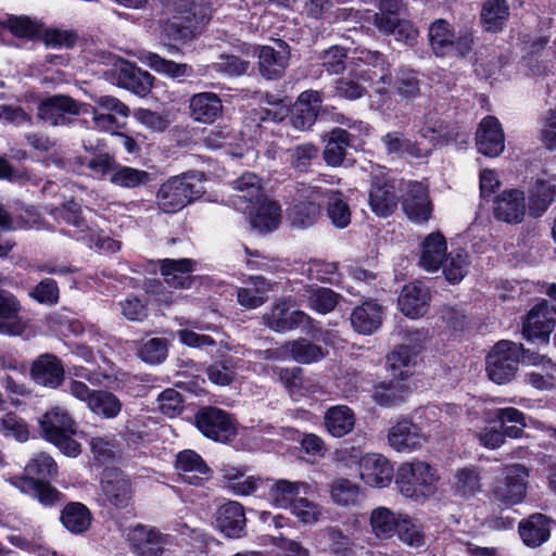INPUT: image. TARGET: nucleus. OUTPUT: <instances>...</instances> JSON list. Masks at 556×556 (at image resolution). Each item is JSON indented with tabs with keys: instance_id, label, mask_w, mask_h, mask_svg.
<instances>
[{
	"instance_id": "nucleus-1",
	"label": "nucleus",
	"mask_w": 556,
	"mask_h": 556,
	"mask_svg": "<svg viewBox=\"0 0 556 556\" xmlns=\"http://www.w3.org/2000/svg\"><path fill=\"white\" fill-rule=\"evenodd\" d=\"M352 61L356 68L353 70L350 77L337 80L334 87L336 96L346 100L362 98L366 92V88L358 80L368 83L374 79V76H379V79L384 85L389 83L387 63L379 52L356 49L353 52Z\"/></svg>"
},
{
	"instance_id": "nucleus-2",
	"label": "nucleus",
	"mask_w": 556,
	"mask_h": 556,
	"mask_svg": "<svg viewBox=\"0 0 556 556\" xmlns=\"http://www.w3.org/2000/svg\"><path fill=\"white\" fill-rule=\"evenodd\" d=\"M440 475L430 463L413 458L395 471V486L406 498L419 502L433 497L439 489Z\"/></svg>"
},
{
	"instance_id": "nucleus-3",
	"label": "nucleus",
	"mask_w": 556,
	"mask_h": 556,
	"mask_svg": "<svg viewBox=\"0 0 556 556\" xmlns=\"http://www.w3.org/2000/svg\"><path fill=\"white\" fill-rule=\"evenodd\" d=\"M160 2L170 15L161 26L163 36L187 43L200 34L206 20L203 15L198 16L197 7L192 0H160Z\"/></svg>"
},
{
	"instance_id": "nucleus-4",
	"label": "nucleus",
	"mask_w": 556,
	"mask_h": 556,
	"mask_svg": "<svg viewBox=\"0 0 556 556\" xmlns=\"http://www.w3.org/2000/svg\"><path fill=\"white\" fill-rule=\"evenodd\" d=\"M336 455L337 460L346 467L357 465L359 479L370 488L384 489L395 480L393 465L382 454H363L357 447H345L337 451Z\"/></svg>"
},
{
	"instance_id": "nucleus-5",
	"label": "nucleus",
	"mask_w": 556,
	"mask_h": 556,
	"mask_svg": "<svg viewBox=\"0 0 556 556\" xmlns=\"http://www.w3.org/2000/svg\"><path fill=\"white\" fill-rule=\"evenodd\" d=\"M39 428L41 437L64 455L77 457L81 453V445L74 439L78 434V425L64 407H50L40 417Z\"/></svg>"
},
{
	"instance_id": "nucleus-6",
	"label": "nucleus",
	"mask_w": 556,
	"mask_h": 556,
	"mask_svg": "<svg viewBox=\"0 0 556 556\" xmlns=\"http://www.w3.org/2000/svg\"><path fill=\"white\" fill-rule=\"evenodd\" d=\"M201 177L175 176L166 180L157 191V205L164 213H176L204 193Z\"/></svg>"
},
{
	"instance_id": "nucleus-7",
	"label": "nucleus",
	"mask_w": 556,
	"mask_h": 556,
	"mask_svg": "<svg viewBox=\"0 0 556 556\" xmlns=\"http://www.w3.org/2000/svg\"><path fill=\"white\" fill-rule=\"evenodd\" d=\"M379 12L371 13L365 11L362 18L365 22H371L379 31L386 35H393L397 41L407 46H414L417 42L418 29L407 20L397 16L400 10L399 0H378Z\"/></svg>"
},
{
	"instance_id": "nucleus-8",
	"label": "nucleus",
	"mask_w": 556,
	"mask_h": 556,
	"mask_svg": "<svg viewBox=\"0 0 556 556\" xmlns=\"http://www.w3.org/2000/svg\"><path fill=\"white\" fill-rule=\"evenodd\" d=\"M525 352L521 344L505 340L497 342L486 356L485 370L490 380L497 384L510 382Z\"/></svg>"
},
{
	"instance_id": "nucleus-9",
	"label": "nucleus",
	"mask_w": 556,
	"mask_h": 556,
	"mask_svg": "<svg viewBox=\"0 0 556 556\" xmlns=\"http://www.w3.org/2000/svg\"><path fill=\"white\" fill-rule=\"evenodd\" d=\"M528 478L529 471L523 465L504 467L494 482L493 498L506 507L520 504L527 494Z\"/></svg>"
},
{
	"instance_id": "nucleus-10",
	"label": "nucleus",
	"mask_w": 556,
	"mask_h": 556,
	"mask_svg": "<svg viewBox=\"0 0 556 556\" xmlns=\"http://www.w3.org/2000/svg\"><path fill=\"white\" fill-rule=\"evenodd\" d=\"M96 105L81 104L80 114H91L94 127L99 130L116 134L124 127L129 116V108L112 96H100L93 99Z\"/></svg>"
},
{
	"instance_id": "nucleus-11",
	"label": "nucleus",
	"mask_w": 556,
	"mask_h": 556,
	"mask_svg": "<svg viewBox=\"0 0 556 556\" xmlns=\"http://www.w3.org/2000/svg\"><path fill=\"white\" fill-rule=\"evenodd\" d=\"M370 177L369 205L371 211L381 217L391 215L397 206V195L394 186L388 179L384 167L368 163L363 167Z\"/></svg>"
},
{
	"instance_id": "nucleus-12",
	"label": "nucleus",
	"mask_w": 556,
	"mask_h": 556,
	"mask_svg": "<svg viewBox=\"0 0 556 556\" xmlns=\"http://www.w3.org/2000/svg\"><path fill=\"white\" fill-rule=\"evenodd\" d=\"M80 213V205L76 202L66 203L61 212L62 219L75 228L71 232L74 238L84 241L90 248H97L101 252H116L119 250L118 241L90 228L81 218Z\"/></svg>"
},
{
	"instance_id": "nucleus-13",
	"label": "nucleus",
	"mask_w": 556,
	"mask_h": 556,
	"mask_svg": "<svg viewBox=\"0 0 556 556\" xmlns=\"http://www.w3.org/2000/svg\"><path fill=\"white\" fill-rule=\"evenodd\" d=\"M195 425L206 438L217 442H228L238 432L232 417L216 407H205L195 415Z\"/></svg>"
},
{
	"instance_id": "nucleus-14",
	"label": "nucleus",
	"mask_w": 556,
	"mask_h": 556,
	"mask_svg": "<svg viewBox=\"0 0 556 556\" xmlns=\"http://www.w3.org/2000/svg\"><path fill=\"white\" fill-rule=\"evenodd\" d=\"M430 437V432H424L413 421L400 419L388 430L387 441L395 452L413 453L421 450Z\"/></svg>"
},
{
	"instance_id": "nucleus-15",
	"label": "nucleus",
	"mask_w": 556,
	"mask_h": 556,
	"mask_svg": "<svg viewBox=\"0 0 556 556\" xmlns=\"http://www.w3.org/2000/svg\"><path fill=\"white\" fill-rule=\"evenodd\" d=\"M429 40L433 52L443 56L450 53L465 54L472 45L470 36L457 37L452 30L450 24L443 20H438L429 28Z\"/></svg>"
},
{
	"instance_id": "nucleus-16",
	"label": "nucleus",
	"mask_w": 556,
	"mask_h": 556,
	"mask_svg": "<svg viewBox=\"0 0 556 556\" xmlns=\"http://www.w3.org/2000/svg\"><path fill=\"white\" fill-rule=\"evenodd\" d=\"M127 540L138 556H161L169 544V536L160 530L137 525L127 533Z\"/></svg>"
},
{
	"instance_id": "nucleus-17",
	"label": "nucleus",
	"mask_w": 556,
	"mask_h": 556,
	"mask_svg": "<svg viewBox=\"0 0 556 556\" xmlns=\"http://www.w3.org/2000/svg\"><path fill=\"white\" fill-rule=\"evenodd\" d=\"M555 324L553 312L543 300L528 313L522 327L523 337L528 341L539 340L547 344Z\"/></svg>"
},
{
	"instance_id": "nucleus-18",
	"label": "nucleus",
	"mask_w": 556,
	"mask_h": 556,
	"mask_svg": "<svg viewBox=\"0 0 556 556\" xmlns=\"http://www.w3.org/2000/svg\"><path fill=\"white\" fill-rule=\"evenodd\" d=\"M403 211L415 224H422L430 219L432 205L429 200L427 187L421 182L409 181L403 194Z\"/></svg>"
},
{
	"instance_id": "nucleus-19",
	"label": "nucleus",
	"mask_w": 556,
	"mask_h": 556,
	"mask_svg": "<svg viewBox=\"0 0 556 556\" xmlns=\"http://www.w3.org/2000/svg\"><path fill=\"white\" fill-rule=\"evenodd\" d=\"M290 306L287 300L275 303L263 317L265 325L276 332H287L311 320L306 313L299 309L290 311Z\"/></svg>"
},
{
	"instance_id": "nucleus-20",
	"label": "nucleus",
	"mask_w": 556,
	"mask_h": 556,
	"mask_svg": "<svg viewBox=\"0 0 556 556\" xmlns=\"http://www.w3.org/2000/svg\"><path fill=\"white\" fill-rule=\"evenodd\" d=\"M431 301L430 291L420 282L405 285L399 295V309L410 319L425 316Z\"/></svg>"
},
{
	"instance_id": "nucleus-21",
	"label": "nucleus",
	"mask_w": 556,
	"mask_h": 556,
	"mask_svg": "<svg viewBox=\"0 0 556 556\" xmlns=\"http://www.w3.org/2000/svg\"><path fill=\"white\" fill-rule=\"evenodd\" d=\"M523 358L533 367L525 376L528 384L541 391L549 390L556 384V364L551 358L529 351L523 353Z\"/></svg>"
},
{
	"instance_id": "nucleus-22",
	"label": "nucleus",
	"mask_w": 556,
	"mask_h": 556,
	"mask_svg": "<svg viewBox=\"0 0 556 556\" xmlns=\"http://www.w3.org/2000/svg\"><path fill=\"white\" fill-rule=\"evenodd\" d=\"M175 469L182 481L198 485L212 476V470L202 456L193 450H184L176 455Z\"/></svg>"
},
{
	"instance_id": "nucleus-23",
	"label": "nucleus",
	"mask_w": 556,
	"mask_h": 556,
	"mask_svg": "<svg viewBox=\"0 0 556 556\" xmlns=\"http://www.w3.org/2000/svg\"><path fill=\"white\" fill-rule=\"evenodd\" d=\"M478 151L486 156L500 155L505 149V137L502 125L494 116L484 117L476 134Z\"/></svg>"
},
{
	"instance_id": "nucleus-24",
	"label": "nucleus",
	"mask_w": 556,
	"mask_h": 556,
	"mask_svg": "<svg viewBox=\"0 0 556 556\" xmlns=\"http://www.w3.org/2000/svg\"><path fill=\"white\" fill-rule=\"evenodd\" d=\"M245 211L252 228L258 232L273 231L279 225L281 208L267 197L248 204Z\"/></svg>"
},
{
	"instance_id": "nucleus-25",
	"label": "nucleus",
	"mask_w": 556,
	"mask_h": 556,
	"mask_svg": "<svg viewBox=\"0 0 556 556\" xmlns=\"http://www.w3.org/2000/svg\"><path fill=\"white\" fill-rule=\"evenodd\" d=\"M21 304L5 290H0V333L22 336L28 328V321L20 316Z\"/></svg>"
},
{
	"instance_id": "nucleus-26",
	"label": "nucleus",
	"mask_w": 556,
	"mask_h": 556,
	"mask_svg": "<svg viewBox=\"0 0 556 556\" xmlns=\"http://www.w3.org/2000/svg\"><path fill=\"white\" fill-rule=\"evenodd\" d=\"M190 117L201 124H213L223 116L224 105L218 94L204 91L194 93L189 99Z\"/></svg>"
},
{
	"instance_id": "nucleus-27",
	"label": "nucleus",
	"mask_w": 556,
	"mask_h": 556,
	"mask_svg": "<svg viewBox=\"0 0 556 556\" xmlns=\"http://www.w3.org/2000/svg\"><path fill=\"white\" fill-rule=\"evenodd\" d=\"M526 213L523 192L518 189L503 191L493 204L494 217L508 224H518Z\"/></svg>"
},
{
	"instance_id": "nucleus-28",
	"label": "nucleus",
	"mask_w": 556,
	"mask_h": 556,
	"mask_svg": "<svg viewBox=\"0 0 556 556\" xmlns=\"http://www.w3.org/2000/svg\"><path fill=\"white\" fill-rule=\"evenodd\" d=\"M290 50L283 41L276 47L263 46L258 51V65L263 76L268 79L280 77L289 64Z\"/></svg>"
},
{
	"instance_id": "nucleus-29",
	"label": "nucleus",
	"mask_w": 556,
	"mask_h": 556,
	"mask_svg": "<svg viewBox=\"0 0 556 556\" xmlns=\"http://www.w3.org/2000/svg\"><path fill=\"white\" fill-rule=\"evenodd\" d=\"M326 198V212L331 224L337 228H345L351 223V210L346 203L344 195L337 190L313 187L309 198L318 200Z\"/></svg>"
},
{
	"instance_id": "nucleus-30",
	"label": "nucleus",
	"mask_w": 556,
	"mask_h": 556,
	"mask_svg": "<svg viewBox=\"0 0 556 556\" xmlns=\"http://www.w3.org/2000/svg\"><path fill=\"white\" fill-rule=\"evenodd\" d=\"M81 104L66 96H55L47 99L38 106V116L43 122L52 125H63L66 114L78 115Z\"/></svg>"
},
{
	"instance_id": "nucleus-31",
	"label": "nucleus",
	"mask_w": 556,
	"mask_h": 556,
	"mask_svg": "<svg viewBox=\"0 0 556 556\" xmlns=\"http://www.w3.org/2000/svg\"><path fill=\"white\" fill-rule=\"evenodd\" d=\"M30 376L36 383L54 389L63 382L64 367L56 356L42 354L34 361Z\"/></svg>"
},
{
	"instance_id": "nucleus-32",
	"label": "nucleus",
	"mask_w": 556,
	"mask_h": 556,
	"mask_svg": "<svg viewBox=\"0 0 556 556\" xmlns=\"http://www.w3.org/2000/svg\"><path fill=\"white\" fill-rule=\"evenodd\" d=\"M4 480L21 493L37 498L45 506H52L60 500L61 494L55 488L48 482L36 480L33 477H4Z\"/></svg>"
},
{
	"instance_id": "nucleus-33",
	"label": "nucleus",
	"mask_w": 556,
	"mask_h": 556,
	"mask_svg": "<svg viewBox=\"0 0 556 556\" xmlns=\"http://www.w3.org/2000/svg\"><path fill=\"white\" fill-rule=\"evenodd\" d=\"M321 105V97L318 91L307 90L302 92L292 111L291 124L295 129H309L317 117Z\"/></svg>"
},
{
	"instance_id": "nucleus-34",
	"label": "nucleus",
	"mask_w": 556,
	"mask_h": 556,
	"mask_svg": "<svg viewBox=\"0 0 556 556\" xmlns=\"http://www.w3.org/2000/svg\"><path fill=\"white\" fill-rule=\"evenodd\" d=\"M553 520L543 514H533L522 519L518 526L519 535L525 545L538 547L545 543L552 531Z\"/></svg>"
},
{
	"instance_id": "nucleus-35",
	"label": "nucleus",
	"mask_w": 556,
	"mask_h": 556,
	"mask_svg": "<svg viewBox=\"0 0 556 556\" xmlns=\"http://www.w3.org/2000/svg\"><path fill=\"white\" fill-rule=\"evenodd\" d=\"M309 485L302 481L287 479L275 480L268 488V500L278 508H291V505L300 497L307 494Z\"/></svg>"
},
{
	"instance_id": "nucleus-36",
	"label": "nucleus",
	"mask_w": 556,
	"mask_h": 556,
	"mask_svg": "<svg viewBox=\"0 0 556 556\" xmlns=\"http://www.w3.org/2000/svg\"><path fill=\"white\" fill-rule=\"evenodd\" d=\"M446 241L440 232L428 235L421 243L419 265L428 273L438 271L446 256Z\"/></svg>"
},
{
	"instance_id": "nucleus-37",
	"label": "nucleus",
	"mask_w": 556,
	"mask_h": 556,
	"mask_svg": "<svg viewBox=\"0 0 556 556\" xmlns=\"http://www.w3.org/2000/svg\"><path fill=\"white\" fill-rule=\"evenodd\" d=\"M382 318V306L375 301H366L353 309L351 324L358 333L371 334L380 328Z\"/></svg>"
},
{
	"instance_id": "nucleus-38",
	"label": "nucleus",
	"mask_w": 556,
	"mask_h": 556,
	"mask_svg": "<svg viewBox=\"0 0 556 556\" xmlns=\"http://www.w3.org/2000/svg\"><path fill=\"white\" fill-rule=\"evenodd\" d=\"M195 266L197 263L190 258H166L161 263V274L168 286L186 289L192 283V273L195 270Z\"/></svg>"
},
{
	"instance_id": "nucleus-39",
	"label": "nucleus",
	"mask_w": 556,
	"mask_h": 556,
	"mask_svg": "<svg viewBox=\"0 0 556 556\" xmlns=\"http://www.w3.org/2000/svg\"><path fill=\"white\" fill-rule=\"evenodd\" d=\"M217 527L227 536L238 539L243 535L245 516L243 507L238 502H228L218 510Z\"/></svg>"
},
{
	"instance_id": "nucleus-40",
	"label": "nucleus",
	"mask_w": 556,
	"mask_h": 556,
	"mask_svg": "<svg viewBox=\"0 0 556 556\" xmlns=\"http://www.w3.org/2000/svg\"><path fill=\"white\" fill-rule=\"evenodd\" d=\"M270 290L271 283L268 280L252 276L245 287L238 289V303L248 309L257 308L266 302Z\"/></svg>"
},
{
	"instance_id": "nucleus-41",
	"label": "nucleus",
	"mask_w": 556,
	"mask_h": 556,
	"mask_svg": "<svg viewBox=\"0 0 556 556\" xmlns=\"http://www.w3.org/2000/svg\"><path fill=\"white\" fill-rule=\"evenodd\" d=\"M138 59L154 72L168 78L176 79L187 77L192 74V67L190 65L163 59L154 52L141 51L138 54Z\"/></svg>"
},
{
	"instance_id": "nucleus-42",
	"label": "nucleus",
	"mask_w": 556,
	"mask_h": 556,
	"mask_svg": "<svg viewBox=\"0 0 556 556\" xmlns=\"http://www.w3.org/2000/svg\"><path fill=\"white\" fill-rule=\"evenodd\" d=\"M400 514H395L388 507L379 506L369 515V526L372 534L379 540H389L396 533Z\"/></svg>"
},
{
	"instance_id": "nucleus-43",
	"label": "nucleus",
	"mask_w": 556,
	"mask_h": 556,
	"mask_svg": "<svg viewBox=\"0 0 556 556\" xmlns=\"http://www.w3.org/2000/svg\"><path fill=\"white\" fill-rule=\"evenodd\" d=\"M324 420L327 431L334 438H342L350 433L355 425L354 413L345 405L330 407Z\"/></svg>"
},
{
	"instance_id": "nucleus-44",
	"label": "nucleus",
	"mask_w": 556,
	"mask_h": 556,
	"mask_svg": "<svg viewBox=\"0 0 556 556\" xmlns=\"http://www.w3.org/2000/svg\"><path fill=\"white\" fill-rule=\"evenodd\" d=\"M60 520L71 533L80 534L90 528L92 515L87 506L73 502L63 508Z\"/></svg>"
},
{
	"instance_id": "nucleus-45",
	"label": "nucleus",
	"mask_w": 556,
	"mask_h": 556,
	"mask_svg": "<svg viewBox=\"0 0 556 556\" xmlns=\"http://www.w3.org/2000/svg\"><path fill=\"white\" fill-rule=\"evenodd\" d=\"M453 492L463 500H469L481 491V476L476 467H464L453 475Z\"/></svg>"
},
{
	"instance_id": "nucleus-46",
	"label": "nucleus",
	"mask_w": 556,
	"mask_h": 556,
	"mask_svg": "<svg viewBox=\"0 0 556 556\" xmlns=\"http://www.w3.org/2000/svg\"><path fill=\"white\" fill-rule=\"evenodd\" d=\"M301 296L311 309L323 315L332 312L340 300V295L333 290L321 287H307Z\"/></svg>"
},
{
	"instance_id": "nucleus-47",
	"label": "nucleus",
	"mask_w": 556,
	"mask_h": 556,
	"mask_svg": "<svg viewBox=\"0 0 556 556\" xmlns=\"http://www.w3.org/2000/svg\"><path fill=\"white\" fill-rule=\"evenodd\" d=\"M509 17V7L506 0H486L481 10V23L484 30L498 33Z\"/></svg>"
},
{
	"instance_id": "nucleus-48",
	"label": "nucleus",
	"mask_w": 556,
	"mask_h": 556,
	"mask_svg": "<svg viewBox=\"0 0 556 556\" xmlns=\"http://www.w3.org/2000/svg\"><path fill=\"white\" fill-rule=\"evenodd\" d=\"M8 541L15 547H18L37 556H55L39 531L25 529L24 534L8 535Z\"/></svg>"
},
{
	"instance_id": "nucleus-49",
	"label": "nucleus",
	"mask_w": 556,
	"mask_h": 556,
	"mask_svg": "<svg viewBox=\"0 0 556 556\" xmlns=\"http://www.w3.org/2000/svg\"><path fill=\"white\" fill-rule=\"evenodd\" d=\"M330 497L339 506H356L363 500V491L357 483L351 480L337 479L330 486Z\"/></svg>"
},
{
	"instance_id": "nucleus-50",
	"label": "nucleus",
	"mask_w": 556,
	"mask_h": 556,
	"mask_svg": "<svg viewBox=\"0 0 556 556\" xmlns=\"http://www.w3.org/2000/svg\"><path fill=\"white\" fill-rule=\"evenodd\" d=\"M409 393V389L403 380H390L375 386L374 401L381 406H393L402 402Z\"/></svg>"
},
{
	"instance_id": "nucleus-51",
	"label": "nucleus",
	"mask_w": 556,
	"mask_h": 556,
	"mask_svg": "<svg viewBox=\"0 0 556 556\" xmlns=\"http://www.w3.org/2000/svg\"><path fill=\"white\" fill-rule=\"evenodd\" d=\"M396 530L399 540L413 548H420L426 544L424 527L407 514L400 513V521Z\"/></svg>"
},
{
	"instance_id": "nucleus-52",
	"label": "nucleus",
	"mask_w": 556,
	"mask_h": 556,
	"mask_svg": "<svg viewBox=\"0 0 556 556\" xmlns=\"http://www.w3.org/2000/svg\"><path fill=\"white\" fill-rule=\"evenodd\" d=\"M102 490L105 497L115 506L124 507L131 498L130 482L121 473L102 480Z\"/></svg>"
},
{
	"instance_id": "nucleus-53",
	"label": "nucleus",
	"mask_w": 556,
	"mask_h": 556,
	"mask_svg": "<svg viewBox=\"0 0 556 556\" xmlns=\"http://www.w3.org/2000/svg\"><path fill=\"white\" fill-rule=\"evenodd\" d=\"M417 355L416 345L410 348L402 344L394 349L388 356V365L394 376L404 380L412 371Z\"/></svg>"
},
{
	"instance_id": "nucleus-54",
	"label": "nucleus",
	"mask_w": 556,
	"mask_h": 556,
	"mask_svg": "<svg viewBox=\"0 0 556 556\" xmlns=\"http://www.w3.org/2000/svg\"><path fill=\"white\" fill-rule=\"evenodd\" d=\"M350 146V134L345 129H333L327 141L324 159L330 166H339L345 156V149Z\"/></svg>"
},
{
	"instance_id": "nucleus-55",
	"label": "nucleus",
	"mask_w": 556,
	"mask_h": 556,
	"mask_svg": "<svg viewBox=\"0 0 556 556\" xmlns=\"http://www.w3.org/2000/svg\"><path fill=\"white\" fill-rule=\"evenodd\" d=\"M445 279L450 283L460 282L468 273V254L463 250H455L446 254L441 266Z\"/></svg>"
},
{
	"instance_id": "nucleus-56",
	"label": "nucleus",
	"mask_w": 556,
	"mask_h": 556,
	"mask_svg": "<svg viewBox=\"0 0 556 556\" xmlns=\"http://www.w3.org/2000/svg\"><path fill=\"white\" fill-rule=\"evenodd\" d=\"M151 180L152 175L150 173L118 164L110 176V181L122 188H137L149 184Z\"/></svg>"
},
{
	"instance_id": "nucleus-57",
	"label": "nucleus",
	"mask_w": 556,
	"mask_h": 556,
	"mask_svg": "<svg viewBox=\"0 0 556 556\" xmlns=\"http://www.w3.org/2000/svg\"><path fill=\"white\" fill-rule=\"evenodd\" d=\"M89 409L105 419L115 418L122 410L121 401L111 392L97 391L89 400Z\"/></svg>"
},
{
	"instance_id": "nucleus-58",
	"label": "nucleus",
	"mask_w": 556,
	"mask_h": 556,
	"mask_svg": "<svg viewBox=\"0 0 556 556\" xmlns=\"http://www.w3.org/2000/svg\"><path fill=\"white\" fill-rule=\"evenodd\" d=\"M290 359L301 363L311 364L323 359L326 352L317 344H314L306 339H299L289 342Z\"/></svg>"
},
{
	"instance_id": "nucleus-59",
	"label": "nucleus",
	"mask_w": 556,
	"mask_h": 556,
	"mask_svg": "<svg viewBox=\"0 0 556 556\" xmlns=\"http://www.w3.org/2000/svg\"><path fill=\"white\" fill-rule=\"evenodd\" d=\"M382 142L389 154H408L413 157H425L429 153V149L419 148L416 144L405 140L400 132H389L382 137Z\"/></svg>"
},
{
	"instance_id": "nucleus-60",
	"label": "nucleus",
	"mask_w": 556,
	"mask_h": 556,
	"mask_svg": "<svg viewBox=\"0 0 556 556\" xmlns=\"http://www.w3.org/2000/svg\"><path fill=\"white\" fill-rule=\"evenodd\" d=\"M301 368H280L275 367L267 374L273 380L279 381L288 390L290 396L294 401H300L305 394L300 390L301 382Z\"/></svg>"
},
{
	"instance_id": "nucleus-61",
	"label": "nucleus",
	"mask_w": 556,
	"mask_h": 556,
	"mask_svg": "<svg viewBox=\"0 0 556 556\" xmlns=\"http://www.w3.org/2000/svg\"><path fill=\"white\" fill-rule=\"evenodd\" d=\"M307 198L309 201L307 203L301 202L292 207L289 213V218L291 220L292 226L296 228H306L312 226L318 218L320 214L319 205L316 203V200L313 198Z\"/></svg>"
},
{
	"instance_id": "nucleus-62",
	"label": "nucleus",
	"mask_w": 556,
	"mask_h": 556,
	"mask_svg": "<svg viewBox=\"0 0 556 556\" xmlns=\"http://www.w3.org/2000/svg\"><path fill=\"white\" fill-rule=\"evenodd\" d=\"M290 513L303 525H314L319 522L324 516V508L318 503L312 502L306 497H299L291 505Z\"/></svg>"
},
{
	"instance_id": "nucleus-63",
	"label": "nucleus",
	"mask_w": 556,
	"mask_h": 556,
	"mask_svg": "<svg viewBox=\"0 0 556 556\" xmlns=\"http://www.w3.org/2000/svg\"><path fill=\"white\" fill-rule=\"evenodd\" d=\"M233 189L241 193L238 197L248 202V204L266 197L263 192L262 180L253 173H244L235 180Z\"/></svg>"
},
{
	"instance_id": "nucleus-64",
	"label": "nucleus",
	"mask_w": 556,
	"mask_h": 556,
	"mask_svg": "<svg viewBox=\"0 0 556 556\" xmlns=\"http://www.w3.org/2000/svg\"><path fill=\"white\" fill-rule=\"evenodd\" d=\"M530 194V214L533 216H540L551 204L555 190L548 182L536 181Z\"/></svg>"
}]
</instances>
